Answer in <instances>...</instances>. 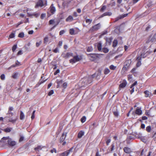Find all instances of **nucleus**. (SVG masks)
Here are the masks:
<instances>
[{"label":"nucleus","mask_w":156,"mask_h":156,"mask_svg":"<svg viewBox=\"0 0 156 156\" xmlns=\"http://www.w3.org/2000/svg\"><path fill=\"white\" fill-rule=\"evenodd\" d=\"M60 72V70L59 69H57L56 71L54 73V74L56 75L58 73Z\"/></svg>","instance_id":"nucleus-59"},{"label":"nucleus","mask_w":156,"mask_h":156,"mask_svg":"<svg viewBox=\"0 0 156 156\" xmlns=\"http://www.w3.org/2000/svg\"><path fill=\"white\" fill-rule=\"evenodd\" d=\"M93 50V48L91 46H89L88 47L87 49V51L88 52H90L92 51Z\"/></svg>","instance_id":"nucleus-36"},{"label":"nucleus","mask_w":156,"mask_h":156,"mask_svg":"<svg viewBox=\"0 0 156 156\" xmlns=\"http://www.w3.org/2000/svg\"><path fill=\"white\" fill-rule=\"evenodd\" d=\"M16 120H17V119H10L9 120V122H12V123H14L16 121Z\"/></svg>","instance_id":"nucleus-43"},{"label":"nucleus","mask_w":156,"mask_h":156,"mask_svg":"<svg viewBox=\"0 0 156 156\" xmlns=\"http://www.w3.org/2000/svg\"><path fill=\"white\" fill-rule=\"evenodd\" d=\"M106 9V7L105 6H103L100 9V11L103 12Z\"/></svg>","instance_id":"nucleus-45"},{"label":"nucleus","mask_w":156,"mask_h":156,"mask_svg":"<svg viewBox=\"0 0 156 156\" xmlns=\"http://www.w3.org/2000/svg\"><path fill=\"white\" fill-rule=\"evenodd\" d=\"M142 113V111L141 108L137 107L135 112H133L132 113V115H133V118L135 119L137 118V115H140Z\"/></svg>","instance_id":"nucleus-3"},{"label":"nucleus","mask_w":156,"mask_h":156,"mask_svg":"<svg viewBox=\"0 0 156 156\" xmlns=\"http://www.w3.org/2000/svg\"><path fill=\"white\" fill-rule=\"evenodd\" d=\"M137 84V81H136L135 82L133 83L131 86L130 87V88L132 89L130 91L131 94H132L134 91V86L136 85Z\"/></svg>","instance_id":"nucleus-17"},{"label":"nucleus","mask_w":156,"mask_h":156,"mask_svg":"<svg viewBox=\"0 0 156 156\" xmlns=\"http://www.w3.org/2000/svg\"><path fill=\"white\" fill-rule=\"evenodd\" d=\"M73 20V18L71 16H69L66 19L67 22H71Z\"/></svg>","instance_id":"nucleus-20"},{"label":"nucleus","mask_w":156,"mask_h":156,"mask_svg":"<svg viewBox=\"0 0 156 156\" xmlns=\"http://www.w3.org/2000/svg\"><path fill=\"white\" fill-rule=\"evenodd\" d=\"M132 78V75H128V79L129 80H131Z\"/></svg>","instance_id":"nucleus-53"},{"label":"nucleus","mask_w":156,"mask_h":156,"mask_svg":"<svg viewBox=\"0 0 156 156\" xmlns=\"http://www.w3.org/2000/svg\"><path fill=\"white\" fill-rule=\"evenodd\" d=\"M27 12L28 16L31 18L33 17H37L39 16L40 14V13L39 12H31V10L29 9H27Z\"/></svg>","instance_id":"nucleus-2"},{"label":"nucleus","mask_w":156,"mask_h":156,"mask_svg":"<svg viewBox=\"0 0 156 156\" xmlns=\"http://www.w3.org/2000/svg\"><path fill=\"white\" fill-rule=\"evenodd\" d=\"M67 134V133L66 132H64L62 133L61 137L60 138V143H61L64 141L66 136Z\"/></svg>","instance_id":"nucleus-13"},{"label":"nucleus","mask_w":156,"mask_h":156,"mask_svg":"<svg viewBox=\"0 0 156 156\" xmlns=\"http://www.w3.org/2000/svg\"><path fill=\"white\" fill-rule=\"evenodd\" d=\"M146 130L148 132H150L151 130V127L150 126H147L146 128Z\"/></svg>","instance_id":"nucleus-33"},{"label":"nucleus","mask_w":156,"mask_h":156,"mask_svg":"<svg viewBox=\"0 0 156 156\" xmlns=\"http://www.w3.org/2000/svg\"><path fill=\"white\" fill-rule=\"evenodd\" d=\"M124 152L127 154H129L132 152L131 148L128 147H125L123 148Z\"/></svg>","instance_id":"nucleus-15"},{"label":"nucleus","mask_w":156,"mask_h":156,"mask_svg":"<svg viewBox=\"0 0 156 156\" xmlns=\"http://www.w3.org/2000/svg\"><path fill=\"white\" fill-rule=\"evenodd\" d=\"M24 36V34L23 32L20 33L18 35V37H20L22 38Z\"/></svg>","instance_id":"nucleus-39"},{"label":"nucleus","mask_w":156,"mask_h":156,"mask_svg":"<svg viewBox=\"0 0 156 156\" xmlns=\"http://www.w3.org/2000/svg\"><path fill=\"white\" fill-rule=\"evenodd\" d=\"M24 139V137L23 136H21L20 137L19 139V142H21Z\"/></svg>","instance_id":"nucleus-55"},{"label":"nucleus","mask_w":156,"mask_h":156,"mask_svg":"<svg viewBox=\"0 0 156 156\" xmlns=\"http://www.w3.org/2000/svg\"><path fill=\"white\" fill-rule=\"evenodd\" d=\"M17 45L16 44L14 45L12 48V51L13 52H14L16 48H17Z\"/></svg>","instance_id":"nucleus-42"},{"label":"nucleus","mask_w":156,"mask_h":156,"mask_svg":"<svg viewBox=\"0 0 156 156\" xmlns=\"http://www.w3.org/2000/svg\"><path fill=\"white\" fill-rule=\"evenodd\" d=\"M97 48L99 51H100L102 49V44L99 42H98L97 44Z\"/></svg>","instance_id":"nucleus-22"},{"label":"nucleus","mask_w":156,"mask_h":156,"mask_svg":"<svg viewBox=\"0 0 156 156\" xmlns=\"http://www.w3.org/2000/svg\"><path fill=\"white\" fill-rule=\"evenodd\" d=\"M156 41V33L153 35H151L146 41L147 43H154Z\"/></svg>","instance_id":"nucleus-4"},{"label":"nucleus","mask_w":156,"mask_h":156,"mask_svg":"<svg viewBox=\"0 0 156 156\" xmlns=\"http://www.w3.org/2000/svg\"><path fill=\"white\" fill-rule=\"evenodd\" d=\"M127 84V82L126 80H124L120 84L119 87L120 88H123L126 86Z\"/></svg>","instance_id":"nucleus-14"},{"label":"nucleus","mask_w":156,"mask_h":156,"mask_svg":"<svg viewBox=\"0 0 156 156\" xmlns=\"http://www.w3.org/2000/svg\"><path fill=\"white\" fill-rule=\"evenodd\" d=\"M118 44V41L116 40H114L113 41L112 46L114 47H115Z\"/></svg>","instance_id":"nucleus-27"},{"label":"nucleus","mask_w":156,"mask_h":156,"mask_svg":"<svg viewBox=\"0 0 156 156\" xmlns=\"http://www.w3.org/2000/svg\"><path fill=\"white\" fill-rule=\"evenodd\" d=\"M101 27V24L100 23H98L94 26H93L89 30L90 32H93L96 31L99 29Z\"/></svg>","instance_id":"nucleus-8"},{"label":"nucleus","mask_w":156,"mask_h":156,"mask_svg":"<svg viewBox=\"0 0 156 156\" xmlns=\"http://www.w3.org/2000/svg\"><path fill=\"white\" fill-rule=\"evenodd\" d=\"M15 37V34L13 33H12L9 36L10 38H13Z\"/></svg>","instance_id":"nucleus-47"},{"label":"nucleus","mask_w":156,"mask_h":156,"mask_svg":"<svg viewBox=\"0 0 156 156\" xmlns=\"http://www.w3.org/2000/svg\"><path fill=\"white\" fill-rule=\"evenodd\" d=\"M69 33L72 35L76 34V33H75L74 29L73 28H72L70 29Z\"/></svg>","instance_id":"nucleus-29"},{"label":"nucleus","mask_w":156,"mask_h":156,"mask_svg":"<svg viewBox=\"0 0 156 156\" xmlns=\"http://www.w3.org/2000/svg\"><path fill=\"white\" fill-rule=\"evenodd\" d=\"M105 16H110L112 14V13L111 12H106L104 13Z\"/></svg>","instance_id":"nucleus-49"},{"label":"nucleus","mask_w":156,"mask_h":156,"mask_svg":"<svg viewBox=\"0 0 156 156\" xmlns=\"http://www.w3.org/2000/svg\"><path fill=\"white\" fill-rule=\"evenodd\" d=\"M112 39L111 37L106 38V44L108 45H111Z\"/></svg>","instance_id":"nucleus-19"},{"label":"nucleus","mask_w":156,"mask_h":156,"mask_svg":"<svg viewBox=\"0 0 156 156\" xmlns=\"http://www.w3.org/2000/svg\"><path fill=\"white\" fill-rule=\"evenodd\" d=\"M50 12L52 14H54L56 11L55 8L54 6V5L52 4L49 8Z\"/></svg>","instance_id":"nucleus-12"},{"label":"nucleus","mask_w":156,"mask_h":156,"mask_svg":"<svg viewBox=\"0 0 156 156\" xmlns=\"http://www.w3.org/2000/svg\"><path fill=\"white\" fill-rule=\"evenodd\" d=\"M31 110L30 109L29 111L27 112L26 117H27L28 116H30V113L31 112Z\"/></svg>","instance_id":"nucleus-51"},{"label":"nucleus","mask_w":156,"mask_h":156,"mask_svg":"<svg viewBox=\"0 0 156 156\" xmlns=\"http://www.w3.org/2000/svg\"><path fill=\"white\" fill-rule=\"evenodd\" d=\"M62 41H60L59 42L58 45L59 46L61 47L62 46Z\"/></svg>","instance_id":"nucleus-63"},{"label":"nucleus","mask_w":156,"mask_h":156,"mask_svg":"<svg viewBox=\"0 0 156 156\" xmlns=\"http://www.w3.org/2000/svg\"><path fill=\"white\" fill-rule=\"evenodd\" d=\"M73 148H71L69 150L62 153L60 154V156H67L70 152H72Z\"/></svg>","instance_id":"nucleus-10"},{"label":"nucleus","mask_w":156,"mask_h":156,"mask_svg":"<svg viewBox=\"0 0 156 156\" xmlns=\"http://www.w3.org/2000/svg\"><path fill=\"white\" fill-rule=\"evenodd\" d=\"M46 16L45 13H42L41 15V18L42 19H43Z\"/></svg>","instance_id":"nucleus-50"},{"label":"nucleus","mask_w":156,"mask_h":156,"mask_svg":"<svg viewBox=\"0 0 156 156\" xmlns=\"http://www.w3.org/2000/svg\"><path fill=\"white\" fill-rule=\"evenodd\" d=\"M50 35L53 39H55L56 38V37L55 35H53L51 34H50Z\"/></svg>","instance_id":"nucleus-60"},{"label":"nucleus","mask_w":156,"mask_h":156,"mask_svg":"<svg viewBox=\"0 0 156 156\" xmlns=\"http://www.w3.org/2000/svg\"><path fill=\"white\" fill-rule=\"evenodd\" d=\"M67 86V84L66 83H64L63 84V87L65 88Z\"/></svg>","instance_id":"nucleus-62"},{"label":"nucleus","mask_w":156,"mask_h":156,"mask_svg":"<svg viewBox=\"0 0 156 156\" xmlns=\"http://www.w3.org/2000/svg\"><path fill=\"white\" fill-rule=\"evenodd\" d=\"M94 74L92 75L88 78H84L83 79V81H84V83H85L86 85L90 84L92 81V78L94 77Z\"/></svg>","instance_id":"nucleus-7"},{"label":"nucleus","mask_w":156,"mask_h":156,"mask_svg":"<svg viewBox=\"0 0 156 156\" xmlns=\"http://www.w3.org/2000/svg\"><path fill=\"white\" fill-rule=\"evenodd\" d=\"M1 141L2 142L3 141L4 143H6L7 142L9 145L12 146H15L16 144V142L12 140L9 136L3 137Z\"/></svg>","instance_id":"nucleus-1"},{"label":"nucleus","mask_w":156,"mask_h":156,"mask_svg":"<svg viewBox=\"0 0 156 156\" xmlns=\"http://www.w3.org/2000/svg\"><path fill=\"white\" fill-rule=\"evenodd\" d=\"M23 54L22 51L21 50H20L17 53L18 55H22Z\"/></svg>","instance_id":"nucleus-64"},{"label":"nucleus","mask_w":156,"mask_h":156,"mask_svg":"<svg viewBox=\"0 0 156 156\" xmlns=\"http://www.w3.org/2000/svg\"><path fill=\"white\" fill-rule=\"evenodd\" d=\"M11 128L8 127L4 129V131L5 132L8 133L11 131Z\"/></svg>","instance_id":"nucleus-30"},{"label":"nucleus","mask_w":156,"mask_h":156,"mask_svg":"<svg viewBox=\"0 0 156 156\" xmlns=\"http://www.w3.org/2000/svg\"><path fill=\"white\" fill-rule=\"evenodd\" d=\"M110 72V70L107 68H105L104 70V73L106 75L108 74Z\"/></svg>","instance_id":"nucleus-28"},{"label":"nucleus","mask_w":156,"mask_h":156,"mask_svg":"<svg viewBox=\"0 0 156 156\" xmlns=\"http://www.w3.org/2000/svg\"><path fill=\"white\" fill-rule=\"evenodd\" d=\"M89 59L92 61H93L97 58V56L95 54H90L88 55Z\"/></svg>","instance_id":"nucleus-11"},{"label":"nucleus","mask_w":156,"mask_h":156,"mask_svg":"<svg viewBox=\"0 0 156 156\" xmlns=\"http://www.w3.org/2000/svg\"><path fill=\"white\" fill-rule=\"evenodd\" d=\"M53 51L54 52L56 53L58 52L59 50L58 48H56L53 50Z\"/></svg>","instance_id":"nucleus-58"},{"label":"nucleus","mask_w":156,"mask_h":156,"mask_svg":"<svg viewBox=\"0 0 156 156\" xmlns=\"http://www.w3.org/2000/svg\"><path fill=\"white\" fill-rule=\"evenodd\" d=\"M65 31L64 30H62L60 31L59 32V34L60 35H62L63 34L65 33Z\"/></svg>","instance_id":"nucleus-57"},{"label":"nucleus","mask_w":156,"mask_h":156,"mask_svg":"<svg viewBox=\"0 0 156 156\" xmlns=\"http://www.w3.org/2000/svg\"><path fill=\"white\" fill-rule=\"evenodd\" d=\"M21 64H20V62H19L17 60L16 61V64L15 65H13L12 66L9 68H11L12 67H15L16 66L21 65Z\"/></svg>","instance_id":"nucleus-25"},{"label":"nucleus","mask_w":156,"mask_h":156,"mask_svg":"<svg viewBox=\"0 0 156 156\" xmlns=\"http://www.w3.org/2000/svg\"><path fill=\"white\" fill-rule=\"evenodd\" d=\"M81 59V58L80 56L76 55L74 56L73 58L70 59V63L73 64L80 61Z\"/></svg>","instance_id":"nucleus-6"},{"label":"nucleus","mask_w":156,"mask_h":156,"mask_svg":"<svg viewBox=\"0 0 156 156\" xmlns=\"http://www.w3.org/2000/svg\"><path fill=\"white\" fill-rule=\"evenodd\" d=\"M54 22V20H50L49 22V24H53Z\"/></svg>","instance_id":"nucleus-61"},{"label":"nucleus","mask_w":156,"mask_h":156,"mask_svg":"<svg viewBox=\"0 0 156 156\" xmlns=\"http://www.w3.org/2000/svg\"><path fill=\"white\" fill-rule=\"evenodd\" d=\"M113 114L115 117H118L119 116V113L117 110L114 111Z\"/></svg>","instance_id":"nucleus-35"},{"label":"nucleus","mask_w":156,"mask_h":156,"mask_svg":"<svg viewBox=\"0 0 156 156\" xmlns=\"http://www.w3.org/2000/svg\"><path fill=\"white\" fill-rule=\"evenodd\" d=\"M136 68H134L133 69L131 70V72L134 74V75L135 76V74L136 73V72H135V70H136Z\"/></svg>","instance_id":"nucleus-41"},{"label":"nucleus","mask_w":156,"mask_h":156,"mask_svg":"<svg viewBox=\"0 0 156 156\" xmlns=\"http://www.w3.org/2000/svg\"><path fill=\"white\" fill-rule=\"evenodd\" d=\"M138 61V62L136 63V66L137 67H138L140 66L141 64V60H137Z\"/></svg>","instance_id":"nucleus-37"},{"label":"nucleus","mask_w":156,"mask_h":156,"mask_svg":"<svg viewBox=\"0 0 156 156\" xmlns=\"http://www.w3.org/2000/svg\"><path fill=\"white\" fill-rule=\"evenodd\" d=\"M25 118V115L24 113L22 111H20V119L21 120H23Z\"/></svg>","instance_id":"nucleus-23"},{"label":"nucleus","mask_w":156,"mask_h":156,"mask_svg":"<svg viewBox=\"0 0 156 156\" xmlns=\"http://www.w3.org/2000/svg\"><path fill=\"white\" fill-rule=\"evenodd\" d=\"M102 51L103 52L106 53L108 52L109 50L107 48H104L102 49Z\"/></svg>","instance_id":"nucleus-38"},{"label":"nucleus","mask_w":156,"mask_h":156,"mask_svg":"<svg viewBox=\"0 0 156 156\" xmlns=\"http://www.w3.org/2000/svg\"><path fill=\"white\" fill-rule=\"evenodd\" d=\"M48 41V37L46 36L44 39V43L45 44H47Z\"/></svg>","instance_id":"nucleus-32"},{"label":"nucleus","mask_w":156,"mask_h":156,"mask_svg":"<svg viewBox=\"0 0 156 156\" xmlns=\"http://www.w3.org/2000/svg\"><path fill=\"white\" fill-rule=\"evenodd\" d=\"M54 91L53 90H51L48 93V95L51 96L54 94Z\"/></svg>","instance_id":"nucleus-46"},{"label":"nucleus","mask_w":156,"mask_h":156,"mask_svg":"<svg viewBox=\"0 0 156 156\" xmlns=\"http://www.w3.org/2000/svg\"><path fill=\"white\" fill-rule=\"evenodd\" d=\"M84 132L83 131H80L78 135V137L80 138L84 135Z\"/></svg>","instance_id":"nucleus-21"},{"label":"nucleus","mask_w":156,"mask_h":156,"mask_svg":"<svg viewBox=\"0 0 156 156\" xmlns=\"http://www.w3.org/2000/svg\"><path fill=\"white\" fill-rule=\"evenodd\" d=\"M86 120V118L85 116L83 117L81 119V121L82 122H84Z\"/></svg>","instance_id":"nucleus-48"},{"label":"nucleus","mask_w":156,"mask_h":156,"mask_svg":"<svg viewBox=\"0 0 156 156\" xmlns=\"http://www.w3.org/2000/svg\"><path fill=\"white\" fill-rule=\"evenodd\" d=\"M144 93L145 94V97H150L152 95L151 93L148 90H146L144 92Z\"/></svg>","instance_id":"nucleus-18"},{"label":"nucleus","mask_w":156,"mask_h":156,"mask_svg":"<svg viewBox=\"0 0 156 156\" xmlns=\"http://www.w3.org/2000/svg\"><path fill=\"white\" fill-rule=\"evenodd\" d=\"M0 78L2 80H4L5 79V76L4 74H2L0 76Z\"/></svg>","instance_id":"nucleus-44"},{"label":"nucleus","mask_w":156,"mask_h":156,"mask_svg":"<svg viewBox=\"0 0 156 156\" xmlns=\"http://www.w3.org/2000/svg\"><path fill=\"white\" fill-rule=\"evenodd\" d=\"M43 147L41 146H38L34 148L35 150L36 151H39L41 150Z\"/></svg>","instance_id":"nucleus-24"},{"label":"nucleus","mask_w":156,"mask_h":156,"mask_svg":"<svg viewBox=\"0 0 156 156\" xmlns=\"http://www.w3.org/2000/svg\"><path fill=\"white\" fill-rule=\"evenodd\" d=\"M127 15V14H125L123 15H120L116 18L115 19V22L117 21H118L119 20L121 19L122 18H124V17L126 16Z\"/></svg>","instance_id":"nucleus-16"},{"label":"nucleus","mask_w":156,"mask_h":156,"mask_svg":"<svg viewBox=\"0 0 156 156\" xmlns=\"http://www.w3.org/2000/svg\"><path fill=\"white\" fill-rule=\"evenodd\" d=\"M42 43V41H40L39 42H37L36 44V45L37 47H39Z\"/></svg>","instance_id":"nucleus-40"},{"label":"nucleus","mask_w":156,"mask_h":156,"mask_svg":"<svg viewBox=\"0 0 156 156\" xmlns=\"http://www.w3.org/2000/svg\"><path fill=\"white\" fill-rule=\"evenodd\" d=\"M92 21V20L91 19H86V22L88 24H90Z\"/></svg>","instance_id":"nucleus-31"},{"label":"nucleus","mask_w":156,"mask_h":156,"mask_svg":"<svg viewBox=\"0 0 156 156\" xmlns=\"http://www.w3.org/2000/svg\"><path fill=\"white\" fill-rule=\"evenodd\" d=\"M50 152L52 153H53L54 152L56 153H57V151L55 149L53 148V149L51 150L50 151Z\"/></svg>","instance_id":"nucleus-52"},{"label":"nucleus","mask_w":156,"mask_h":156,"mask_svg":"<svg viewBox=\"0 0 156 156\" xmlns=\"http://www.w3.org/2000/svg\"><path fill=\"white\" fill-rule=\"evenodd\" d=\"M116 68V66H115L114 65H111L109 67V68H110V69L111 70H115V69Z\"/></svg>","instance_id":"nucleus-34"},{"label":"nucleus","mask_w":156,"mask_h":156,"mask_svg":"<svg viewBox=\"0 0 156 156\" xmlns=\"http://www.w3.org/2000/svg\"><path fill=\"white\" fill-rule=\"evenodd\" d=\"M73 55V53L71 52H68L66 54V55L68 57L71 56Z\"/></svg>","instance_id":"nucleus-56"},{"label":"nucleus","mask_w":156,"mask_h":156,"mask_svg":"<svg viewBox=\"0 0 156 156\" xmlns=\"http://www.w3.org/2000/svg\"><path fill=\"white\" fill-rule=\"evenodd\" d=\"M148 54L149 52H148L147 51H146V52L144 51L143 53H141L140 55H139L137 56L136 59L141 60V58H145L147 56V55Z\"/></svg>","instance_id":"nucleus-9"},{"label":"nucleus","mask_w":156,"mask_h":156,"mask_svg":"<svg viewBox=\"0 0 156 156\" xmlns=\"http://www.w3.org/2000/svg\"><path fill=\"white\" fill-rule=\"evenodd\" d=\"M111 141V140L110 139H108L106 141V143L107 144V145H108L109 143Z\"/></svg>","instance_id":"nucleus-54"},{"label":"nucleus","mask_w":156,"mask_h":156,"mask_svg":"<svg viewBox=\"0 0 156 156\" xmlns=\"http://www.w3.org/2000/svg\"><path fill=\"white\" fill-rule=\"evenodd\" d=\"M18 73H14L12 76V77L15 79H16L18 77Z\"/></svg>","instance_id":"nucleus-26"},{"label":"nucleus","mask_w":156,"mask_h":156,"mask_svg":"<svg viewBox=\"0 0 156 156\" xmlns=\"http://www.w3.org/2000/svg\"><path fill=\"white\" fill-rule=\"evenodd\" d=\"M47 5V1H45L44 2L41 0H39L37 2L36 5L35 6V8H37L39 7H42L44 5Z\"/></svg>","instance_id":"nucleus-5"}]
</instances>
